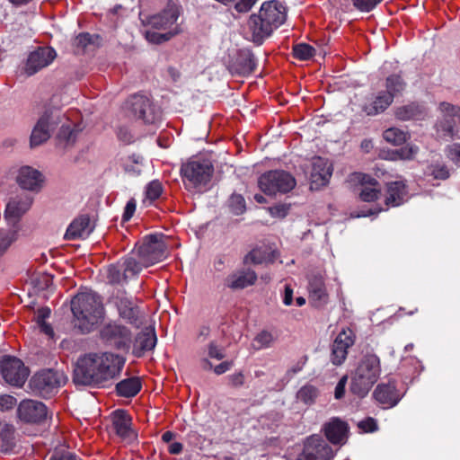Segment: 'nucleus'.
I'll list each match as a JSON object with an SVG mask.
<instances>
[{"label":"nucleus","instance_id":"obj_55","mask_svg":"<svg viewBox=\"0 0 460 460\" xmlns=\"http://www.w3.org/2000/svg\"><path fill=\"white\" fill-rule=\"evenodd\" d=\"M93 42V37L89 33H80L74 40V45L81 49H85Z\"/></svg>","mask_w":460,"mask_h":460},{"label":"nucleus","instance_id":"obj_28","mask_svg":"<svg viewBox=\"0 0 460 460\" xmlns=\"http://www.w3.org/2000/svg\"><path fill=\"white\" fill-rule=\"evenodd\" d=\"M156 335L153 328H145L139 332L133 344V354L140 358L146 351L152 350L156 344Z\"/></svg>","mask_w":460,"mask_h":460},{"label":"nucleus","instance_id":"obj_59","mask_svg":"<svg viewBox=\"0 0 460 460\" xmlns=\"http://www.w3.org/2000/svg\"><path fill=\"white\" fill-rule=\"evenodd\" d=\"M358 428L365 432H373L377 429V424L373 418H367L358 423Z\"/></svg>","mask_w":460,"mask_h":460},{"label":"nucleus","instance_id":"obj_23","mask_svg":"<svg viewBox=\"0 0 460 460\" xmlns=\"http://www.w3.org/2000/svg\"><path fill=\"white\" fill-rule=\"evenodd\" d=\"M93 229L94 226L89 216L81 215L70 223L64 237L66 240L84 239L91 234Z\"/></svg>","mask_w":460,"mask_h":460},{"label":"nucleus","instance_id":"obj_22","mask_svg":"<svg viewBox=\"0 0 460 460\" xmlns=\"http://www.w3.org/2000/svg\"><path fill=\"white\" fill-rule=\"evenodd\" d=\"M32 203L31 198L22 193L12 198L6 205L4 217L9 224H15L21 217L31 208Z\"/></svg>","mask_w":460,"mask_h":460},{"label":"nucleus","instance_id":"obj_13","mask_svg":"<svg viewBox=\"0 0 460 460\" xmlns=\"http://www.w3.org/2000/svg\"><path fill=\"white\" fill-rule=\"evenodd\" d=\"M56 57L57 52L54 49L50 47H40L29 53L22 67V73L26 76H31L49 66Z\"/></svg>","mask_w":460,"mask_h":460},{"label":"nucleus","instance_id":"obj_19","mask_svg":"<svg viewBox=\"0 0 460 460\" xmlns=\"http://www.w3.org/2000/svg\"><path fill=\"white\" fill-rule=\"evenodd\" d=\"M17 412L20 420L29 423H40L48 417L46 405L34 400H23L21 402Z\"/></svg>","mask_w":460,"mask_h":460},{"label":"nucleus","instance_id":"obj_15","mask_svg":"<svg viewBox=\"0 0 460 460\" xmlns=\"http://www.w3.org/2000/svg\"><path fill=\"white\" fill-rule=\"evenodd\" d=\"M181 8L174 3H168L167 6L159 13L149 18L148 23L151 27L158 30L172 31L175 27L180 29L176 22L180 16Z\"/></svg>","mask_w":460,"mask_h":460},{"label":"nucleus","instance_id":"obj_3","mask_svg":"<svg viewBox=\"0 0 460 460\" xmlns=\"http://www.w3.org/2000/svg\"><path fill=\"white\" fill-rule=\"evenodd\" d=\"M71 310L75 326L83 332H89L103 316L102 301L93 291H83L75 296L71 301Z\"/></svg>","mask_w":460,"mask_h":460},{"label":"nucleus","instance_id":"obj_63","mask_svg":"<svg viewBox=\"0 0 460 460\" xmlns=\"http://www.w3.org/2000/svg\"><path fill=\"white\" fill-rule=\"evenodd\" d=\"M229 383L234 387L242 386L244 383V376L243 373H235L228 376Z\"/></svg>","mask_w":460,"mask_h":460},{"label":"nucleus","instance_id":"obj_41","mask_svg":"<svg viewBox=\"0 0 460 460\" xmlns=\"http://www.w3.org/2000/svg\"><path fill=\"white\" fill-rule=\"evenodd\" d=\"M276 341V336L269 331L260 332L253 339L252 346L256 349H262L271 347Z\"/></svg>","mask_w":460,"mask_h":460},{"label":"nucleus","instance_id":"obj_45","mask_svg":"<svg viewBox=\"0 0 460 460\" xmlns=\"http://www.w3.org/2000/svg\"><path fill=\"white\" fill-rule=\"evenodd\" d=\"M181 30L175 27L172 31H167L166 33H157L153 31H147L146 32V40L153 43H162L164 41L169 40L172 37L177 35L180 33Z\"/></svg>","mask_w":460,"mask_h":460},{"label":"nucleus","instance_id":"obj_51","mask_svg":"<svg viewBox=\"0 0 460 460\" xmlns=\"http://www.w3.org/2000/svg\"><path fill=\"white\" fill-rule=\"evenodd\" d=\"M429 173L435 179L446 180L449 177V172L446 165L432 164L429 167Z\"/></svg>","mask_w":460,"mask_h":460},{"label":"nucleus","instance_id":"obj_36","mask_svg":"<svg viewBox=\"0 0 460 460\" xmlns=\"http://www.w3.org/2000/svg\"><path fill=\"white\" fill-rule=\"evenodd\" d=\"M424 109L417 103H410L399 107L395 111V117L401 120L420 119L424 115Z\"/></svg>","mask_w":460,"mask_h":460},{"label":"nucleus","instance_id":"obj_31","mask_svg":"<svg viewBox=\"0 0 460 460\" xmlns=\"http://www.w3.org/2000/svg\"><path fill=\"white\" fill-rule=\"evenodd\" d=\"M325 436L332 444L343 443L348 432V425L346 422L333 419L324 427Z\"/></svg>","mask_w":460,"mask_h":460},{"label":"nucleus","instance_id":"obj_29","mask_svg":"<svg viewBox=\"0 0 460 460\" xmlns=\"http://www.w3.org/2000/svg\"><path fill=\"white\" fill-rule=\"evenodd\" d=\"M225 358V349L216 341H211L201 351L200 367L208 371L213 368L209 358L222 360Z\"/></svg>","mask_w":460,"mask_h":460},{"label":"nucleus","instance_id":"obj_21","mask_svg":"<svg viewBox=\"0 0 460 460\" xmlns=\"http://www.w3.org/2000/svg\"><path fill=\"white\" fill-rule=\"evenodd\" d=\"M332 174V166L327 159L315 157L312 163L311 188L319 189L328 184Z\"/></svg>","mask_w":460,"mask_h":460},{"label":"nucleus","instance_id":"obj_39","mask_svg":"<svg viewBox=\"0 0 460 460\" xmlns=\"http://www.w3.org/2000/svg\"><path fill=\"white\" fill-rule=\"evenodd\" d=\"M119 263L123 269L124 279H128L133 276H136L141 271L142 267H144L143 264L141 263V260L137 261L133 257L126 258L123 261H119Z\"/></svg>","mask_w":460,"mask_h":460},{"label":"nucleus","instance_id":"obj_1","mask_svg":"<svg viewBox=\"0 0 460 460\" xmlns=\"http://www.w3.org/2000/svg\"><path fill=\"white\" fill-rule=\"evenodd\" d=\"M125 359L111 352H91L78 358L74 369V382L84 385H102L116 379Z\"/></svg>","mask_w":460,"mask_h":460},{"label":"nucleus","instance_id":"obj_58","mask_svg":"<svg viewBox=\"0 0 460 460\" xmlns=\"http://www.w3.org/2000/svg\"><path fill=\"white\" fill-rule=\"evenodd\" d=\"M288 210L289 206L285 204H279L269 208V211L272 217L280 218L285 217L288 215Z\"/></svg>","mask_w":460,"mask_h":460},{"label":"nucleus","instance_id":"obj_48","mask_svg":"<svg viewBox=\"0 0 460 460\" xmlns=\"http://www.w3.org/2000/svg\"><path fill=\"white\" fill-rule=\"evenodd\" d=\"M163 192V186L159 181H152L146 188V198L153 201L158 199Z\"/></svg>","mask_w":460,"mask_h":460},{"label":"nucleus","instance_id":"obj_34","mask_svg":"<svg viewBox=\"0 0 460 460\" xmlns=\"http://www.w3.org/2000/svg\"><path fill=\"white\" fill-rule=\"evenodd\" d=\"M141 389V382L137 377H129L116 385V391L119 396L133 397Z\"/></svg>","mask_w":460,"mask_h":460},{"label":"nucleus","instance_id":"obj_64","mask_svg":"<svg viewBox=\"0 0 460 460\" xmlns=\"http://www.w3.org/2000/svg\"><path fill=\"white\" fill-rule=\"evenodd\" d=\"M12 243V239L6 233H0V256L7 250Z\"/></svg>","mask_w":460,"mask_h":460},{"label":"nucleus","instance_id":"obj_44","mask_svg":"<svg viewBox=\"0 0 460 460\" xmlns=\"http://www.w3.org/2000/svg\"><path fill=\"white\" fill-rule=\"evenodd\" d=\"M107 279L112 284L120 283L128 279L123 277V269L119 261L116 264H111L107 267Z\"/></svg>","mask_w":460,"mask_h":460},{"label":"nucleus","instance_id":"obj_49","mask_svg":"<svg viewBox=\"0 0 460 460\" xmlns=\"http://www.w3.org/2000/svg\"><path fill=\"white\" fill-rule=\"evenodd\" d=\"M419 153V147L416 145L408 144L404 147L395 152V155L402 160H412Z\"/></svg>","mask_w":460,"mask_h":460},{"label":"nucleus","instance_id":"obj_56","mask_svg":"<svg viewBox=\"0 0 460 460\" xmlns=\"http://www.w3.org/2000/svg\"><path fill=\"white\" fill-rule=\"evenodd\" d=\"M16 404V399L11 395H1L0 396V411H6L13 409Z\"/></svg>","mask_w":460,"mask_h":460},{"label":"nucleus","instance_id":"obj_30","mask_svg":"<svg viewBox=\"0 0 460 460\" xmlns=\"http://www.w3.org/2000/svg\"><path fill=\"white\" fill-rule=\"evenodd\" d=\"M407 191L403 181H396L387 184L385 205L387 207H397L405 200Z\"/></svg>","mask_w":460,"mask_h":460},{"label":"nucleus","instance_id":"obj_38","mask_svg":"<svg viewBox=\"0 0 460 460\" xmlns=\"http://www.w3.org/2000/svg\"><path fill=\"white\" fill-rule=\"evenodd\" d=\"M385 140L394 146H401L409 138V135L398 128H390L384 131Z\"/></svg>","mask_w":460,"mask_h":460},{"label":"nucleus","instance_id":"obj_47","mask_svg":"<svg viewBox=\"0 0 460 460\" xmlns=\"http://www.w3.org/2000/svg\"><path fill=\"white\" fill-rule=\"evenodd\" d=\"M229 208L235 215H241L245 211V200L240 194H233L229 199Z\"/></svg>","mask_w":460,"mask_h":460},{"label":"nucleus","instance_id":"obj_54","mask_svg":"<svg viewBox=\"0 0 460 460\" xmlns=\"http://www.w3.org/2000/svg\"><path fill=\"white\" fill-rule=\"evenodd\" d=\"M447 155L453 163L460 166V144L456 143L448 146Z\"/></svg>","mask_w":460,"mask_h":460},{"label":"nucleus","instance_id":"obj_10","mask_svg":"<svg viewBox=\"0 0 460 460\" xmlns=\"http://www.w3.org/2000/svg\"><path fill=\"white\" fill-rule=\"evenodd\" d=\"M438 110L441 118L436 124L437 133L440 137L455 138L457 137V122H460V107L449 102H440Z\"/></svg>","mask_w":460,"mask_h":460},{"label":"nucleus","instance_id":"obj_14","mask_svg":"<svg viewBox=\"0 0 460 460\" xmlns=\"http://www.w3.org/2000/svg\"><path fill=\"white\" fill-rule=\"evenodd\" d=\"M332 457V447L322 437L313 435L306 439L304 450L297 460H330Z\"/></svg>","mask_w":460,"mask_h":460},{"label":"nucleus","instance_id":"obj_18","mask_svg":"<svg viewBox=\"0 0 460 460\" xmlns=\"http://www.w3.org/2000/svg\"><path fill=\"white\" fill-rule=\"evenodd\" d=\"M355 343V334L350 329H343L335 338L332 346L331 360L336 365H341L347 358L348 349Z\"/></svg>","mask_w":460,"mask_h":460},{"label":"nucleus","instance_id":"obj_25","mask_svg":"<svg viewBox=\"0 0 460 460\" xmlns=\"http://www.w3.org/2000/svg\"><path fill=\"white\" fill-rule=\"evenodd\" d=\"M352 181H357L361 185L359 192L361 200L370 202L378 199L380 195V187L376 179L361 172H356L352 175Z\"/></svg>","mask_w":460,"mask_h":460},{"label":"nucleus","instance_id":"obj_61","mask_svg":"<svg viewBox=\"0 0 460 460\" xmlns=\"http://www.w3.org/2000/svg\"><path fill=\"white\" fill-rule=\"evenodd\" d=\"M257 2V0H240L235 4V9L240 13L248 12Z\"/></svg>","mask_w":460,"mask_h":460},{"label":"nucleus","instance_id":"obj_43","mask_svg":"<svg viewBox=\"0 0 460 460\" xmlns=\"http://www.w3.org/2000/svg\"><path fill=\"white\" fill-rule=\"evenodd\" d=\"M78 130L71 128L70 123H62L58 137L63 141L66 146L73 145L77 137Z\"/></svg>","mask_w":460,"mask_h":460},{"label":"nucleus","instance_id":"obj_52","mask_svg":"<svg viewBox=\"0 0 460 460\" xmlns=\"http://www.w3.org/2000/svg\"><path fill=\"white\" fill-rule=\"evenodd\" d=\"M382 1L383 0H353V4L358 10L368 13Z\"/></svg>","mask_w":460,"mask_h":460},{"label":"nucleus","instance_id":"obj_11","mask_svg":"<svg viewBox=\"0 0 460 460\" xmlns=\"http://www.w3.org/2000/svg\"><path fill=\"white\" fill-rule=\"evenodd\" d=\"M63 373L46 369L35 374L30 380L31 390L40 396H49L61 385L66 383Z\"/></svg>","mask_w":460,"mask_h":460},{"label":"nucleus","instance_id":"obj_46","mask_svg":"<svg viewBox=\"0 0 460 460\" xmlns=\"http://www.w3.org/2000/svg\"><path fill=\"white\" fill-rule=\"evenodd\" d=\"M317 395L318 391L313 385H305L297 392V399L306 404L313 403Z\"/></svg>","mask_w":460,"mask_h":460},{"label":"nucleus","instance_id":"obj_4","mask_svg":"<svg viewBox=\"0 0 460 460\" xmlns=\"http://www.w3.org/2000/svg\"><path fill=\"white\" fill-rule=\"evenodd\" d=\"M381 374L380 358L376 354H366L350 375V392L365 397L377 382Z\"/></svg>","mask_w":460,"mask_h":460},{"label":"nucleus","instance_id":"obj_57","mask_svg":"<svg viewBox=\"0 0 460 460\" xmlns=\"http://www.w3.org/2000/svg\"><path fill=\"white\" fill-rule=\"evenodd\" d=\"M124 170L131 175H138L141 172V166L137 160L128 158L124 163Z\"/></svg>","mask_w":460,"mask_h":460},{"label":"nucleus","instance_id":"obj_27","mask_svg":"<svg viewBox=\"0 0 460 460\" xmlns=\"http://www.w3.org/2000/svg\"><path fill=\"white\" fill-rule=\"evenodd\" d=\"M42 181L41 173L32 167L22 166L18 172L17 182L24 190H38Z\"/></svg>","mask_w":460,"mask_h":460},{"label":"nucleus","instance_id":"obj_17","mask_svg":"<svg viewBox=\"0 0 460 460\" xmlns=\"http://www.w3.org/2000/svg\"><path fill=\"white\" fill-rule=\"evenodd\" d=\"M133 115L145 123L152 124L159 119V114L153 107L150 100L143 95H134L128 101Z\"/></svg>","mask_w":460,"mask_h":460},{"label":"nucleus","instance_id":"obj_6","mask_svg":"<svg viewBox=\"0 0 460 460\" xmlns=\"http://www.w3.org/2000/svg\"><path fill=\"white\" fill-rule=\"evenodd\" d=\"M137 256L144 267H149L167 257L166 237L162 234L146 236L137 247Z\"/></svg>","mask_w":460,"mask_h":460},{"label":"nucleus","instance_id":"obj_60","mask_svg":"<svg viewBox=\"0 0 460 460\" xmlns=\"http://www.w3.org/2000/svg\"><path fill=\"white\" fill-rule=\"evenodd\" d=\"M136 200L134 199H129L125 207L122 220L128 221L134 215L136 211Z\"/></svg>","mask_w":460,"mask_h":460},{"label":"nucleus","instance_id":"obj_12","mask_svg":"<svg viewBox=\"0 0 460 460\" xmlns=\"http://www.w3.org/2000/svg\"><path fill=\"white\" fill-rule=\"evenodd\" d=\"M0 373L6 383L14 386H22L29 376L23 362L13 356H4L0 359Z\"/></svg>","mask_w":460,"mask_h":460},{"label":"nucleus","instance_id":"obj_50","mask_svg":"<svg viewBox=\"0 0 460 460\" xmlns=\"http://www.w3.org/2000/svg\"><path fill=\"white\" fill-rule=\"evenodd\" d=\"M265 252L260 248H255L245 256L244 262L261 264L265 261Z\"/></svg>","mask_w":460,"mask_h":460},{"label":"nucleus","instance_id":"obj_32","mask_svg":"<svg viewBox=\"0 0 460 460\" xmlns=\"http://www.w3.org/2000/svg\"><path fill=\"white\" fill-rule=\"evenodd\" d=\"M257 275L253 270H241L230 275L226 279L227 287L232 289H243L254 284Z\"/></svg>","mask_w":460,"mask_h":460},{"label":"nucleus","instance_id":"obj_33","mask_svg":"<svg viewBox=\"0 0 460 460\" xmlns=\"http://www.w3.org/2000/svg\"><path fill=\"white\" fill-rule=\"evenodd\" d=\"M394 99L391 94L385 92H380L371 102L364 106V111L369 116L376 115L385 111L391 105Z\"/></svg>","mask_w":460,"mask_h":460},{"label":"nucleus","instance_id":"obj_24","mask_svg":"<svg viewBox=\"0 0 460 460\" xmlns=\"http://www.w3.org/2000/svg\"><path fill=\"white\" fill-rule=\"evenodd\" d=\"M308 290L309 299L314 306L322 307L328 303L329 295L322 274H314L309 279Z\"/></svg>","mask_w":460,"mask_h":460},{"label":"nucleus","instance_id":"obj_16","mask_svg":"<svg viewBox=\"0 0 460 460\" xmlns=\"http://www.w3.org/2000/svg\"><path fill=\"white\" fill-rule=\"evenodd\" d=\"M112 428L116 435L123 441L132 443L137 440V434L132 429V419L124 410H117L111 413Z\"/></svg>","mask_w":460,"mask_h":460},{"label":"nucleus","instance_id":"obj_53","mask_svg":"<svg viewBox=\"0 0 460 460\" xmlns=\"http://www.w3.org/2000/svg\"><path fill=\"white\" fill-rule=\"evenodd\" d=\"M49 460H77L76 456L68 449H56Z\"/></svg>","mask_w":460,"mask_h":460},{"label":"nucleus","instance_id":"obj_7","mask_svg":"<svg viewBox=\"0 0 460 460\" xmlns=\"http://www.w3.org/2000/svg\"><path fill=\"white\" fill-rule=\"evenodd\" d=\"M258 186L265 194L275 195L278 192L286 193L293 190L296 186V180L288 172L269 171L260 176Z\"/></svg>","mask_w":460,"mask_h":460},{"label":"nucleus","instance_id":"obj_42","mask_svg":"<svg viewBox=\"0 0 460 460\" xmlns=\"http://www.w3.org/2000/svg\"><path fill=\"white\" fill-rule=\"evenodd\" d=\"M315 49L307 43H298L293 47V56L299 60H309L315 55Z\"/></svg>","mask_w":460,"mask_h":460},{"label":"nucleus","instance_id":"obj_37","mask_svg":"<svg viewBox=\"0 0 460 460\" xmlns=\"http://www.w3.org/2000/svg\"><path fill=\"white\" fill-rule=\"evenodd\" d=\"M14 429L12 425L0 420V448L7 452L13 446Z\"/></svg>","mask_w":460,"mask_h":460},{"label":"nucleus","instance_id":"obj_26","mask_svg":"<svg viewBox=\"0 0 460 460\" xmlns=\"http://www.w3.org/2000/svg\"><path fill=\"white\" fill-rule=\"evenodd\" d=\"M375 399L385 408L394 407L402 399V395L396 389L394 382L378 385L373 394Z\"/></svg>","mask_w":460,"mask_h":460},{"label":"nucleus","instance_id":"obj_5","mask_svg":"<svg viewBox=\"0 0 460 460\" xmlns=\"http://www.w3.org/2000/svg\"><path fill=\"white\" fill-rule=\"evenodd\" d=\"M180 172L187 190L201 191L210 182L214 167L210 160L193 156L181 164Z\"/></svg>","mask_w":460,"mask_h":460},{"label":"nucleus","instance_id":"obj_40","mask_svg":"<svg viewBox=\"0 0 460 460\" xmlns=\"http://www.w3.org/2000/svg\"><path fill=\"white\" fill-rule=\"evenodd\" d=\"M385 93L392 95L394 99L396 95L401 93L405 87V83L398 75H392L386 78L385 81Z\"/></svg>","mask_w":460,"mask_h":460},{"label":"nucleus","instance_id":"obj_35","mask_svg":"<svg viewBox=\"0 0 460 460\" xmlns=\"http://www.w3.org/2000/svg\"><path fill=\"white\" fill-rule=\"evenodd\" d=\"M237 72L242 75L251 74L256 67L253 54L248 49H242L236 59Z\"/></svg>","mask_w":460,"mask_h":460},{"label":"nucleus","instance_id":"obj_62","mask_svg":"<svg viewBox=\"0 0 460 460\" xmlns=\"http://www.w3.org/2000/svg\"><path fill=\"white\" fill-rule=\"evenodd\" d=\"M347 379H348L347 376H344L341 378V380L337 384V385L335 387V393H334L336 399H341L344 395Z\"/></svg>","mask_w":460,"mask_h":460},{"label":"nucleus","instance_id":"obj_20","mask_svg":"<svg viewBox=\"0 0 460 460\" xmlns=\"http://www.w3.org/2000/svg\"><path fill=\"white\" fill-rule=\"evenodd\" d=\"M115 304L121 318L138 328L143 323V315L133 300L125 295L117 296Z\"/></svg>","mask_w":460,"mask_h":460},{"label":"nucleus","instance_id":"obj_2","mask_svg":"<svg viewBox=\"0 0 460 460\" xmlns=\"http://www.w3.org/2000/svg\"><path fill=\"white\" fill-rule=\"evenodd\" d=\"M286 20V7L279 1L262 4L258 14H252L248 21L249 40L260 45L274 29Z\"/></svg>","mask_w":460,"mask_h":460},{"label":"nucleus","instance_id":"obj_8","mask_svg":"<svg viewBox=\"0 0 460 460\" xmlns=\"http://www.w3.org/2000/svg\"><path fill=\"white\" fill-rule=\"evenodd\" d=\"M65 119L58 109L47 110L38 119L31 135V146L34 147L46 142L53 130Z\"/></svg>","mask_w":460,"mask_h":460},{"label":"nucleus","instance_id":"obj_9","mask_svg":"<svg viewBox=\"0 0 460 460\" xmlns=\"http://www.w3.org/2000/svg\"><path fill=\"white\" fill-rule=\"evenodd\" d=\"M100 337L106 345L123 351H128L132 342L130 330L116 321L104 323L100 331Z\"/></svg>","mask_w":460,"mask_h":460}]
</instances>
